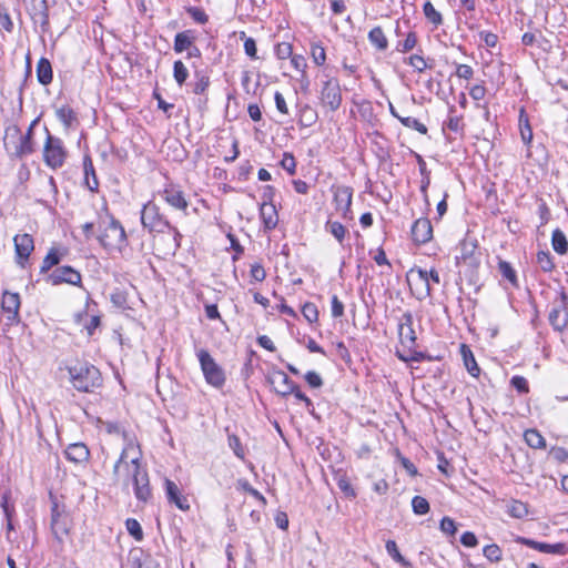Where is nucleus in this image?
<instances>
[{
    "mask_svg": "<svg viewBox=\"0 0 568 568\" xmlns=\"http://www.w3.org/2000/svg\"><path fill=\"white\" fill-rule=\"evenodd\" d=\"M113 480L123 488L132 485L134 496L140 501L146 503L152 496L149 474L141 464L140 448L132 442L124 446L113 466Z\"/></svg>",
    "mask_w": 568,
    "mask_h": 568,
    "instance_id": "f257e3e1",
    "label": "nucleus"
},
{
    "mask_svg": "<svg viewBox=\"0 0 568 568\" xmlns=\"http://www.w3.org/2000/svg\"><path fill=\"white\" fill-rule=\"evenodd\" d=\"M68 371L73 387L79 392H92L102 384L100 371L89 363H77Z\"/></svg>",
    "mask_w": 568,
    "mask_h": 568,
    "instance_id": "f03ea898",
    "label": "nucleus"
},
{
    "mask_svg": "<svg viewBox=\"0 0 568 568\" xmlns=\"http://www.w3.org/2000/svg\"><path fill=\"white\" fill-rule=\"evenodd\" d=\"M28 139V136H22L18 126H10L6 130L4 148L11 156L22 159L34 151L33 142H29Z\"/></svg>",
    "mask_w": 568,
    "mask_h": 568,
    "instance_id": "7ed1b4c3",
    "label": "nucleus"
},
{
    "mask_svg": "<svg viewBox=\"0 0 568 568\" xmlns=\"http://www.w3.org/2000/svg\"><path fill=\"white\" fill-rule=\"evenodd\" d=\"M202 373L207 384L215 388H220L225 383V374L223 368L215 362L206 349L196 352Z\"/></svg>",
    "mask_w": 568,
    "mask_h": 568,
    "instance_id": "20e7f679",
    "label": "nucleus"
},
{
    "mask_svg": "<svg viewBox=\"0 0 568 568\" xmlns=\"http://www.w3.org/2000/svg\"><path fill=\"white\" fill-rule=\"evenodd\" d=\"M67 159V150L61 139L53 136L47 130V139L43 145V161L44 163L55 170L61 168Z\"/></svg>",
    "mask_w": 568,
    "mask_h": 568,
    "instance_id": "39448f33",
    "label": "nucleus"
},
{
    "mask_svg": "<svg viewBox=\"0 0 568 568\" xmlns=\"http://www.w3.org/2000/svg\"><path fill=\"white\" fill-rule=\"evenodd\" d=\"M100 243L110 251H122L126 245V234L119 221L111 219L99 236Z\"/></svg>",
    "mask_w": 568,
    "mask_h": 568,
    "instance_id": "423d86ee",
    "label": "nucleus"
},
{
    "mask_svg": "<svg viewBox=\"0 0 568 568\" xmlns=\"http://www.w3.org/2000/svg\"><path fill=\"white\" fill-rule=\"evenodd\" d=\"M549 323L556 331H562L568 325V296L560 292L554 300L549 312Z\"/></svg>",
    "mask_w": 568,
    "mask_h": 568,
    "instance_id": "0eeeda50",
    "label": "nucleus"
},
{
    "mask_svg": "<svg viewBox=\"0 0 568 568\" xmlns=\"http://www.w3.org/2000/svg\"><path fill=\"white\" fill-rule=\"evenodd\" d=\"M141 223L151 232H163L165 227H171L169 221L162 217L158 205L153 202H148L143 205L141 211Z\"/></svg>",
    "mask_w": 568,
    "mask_h": 568,
    "instance_id": "6e6552de",
    "label": "nucleus"
},
{
    "mask_svg": "<svg viewBox=\"0 0 568 568\" xmlns=\"http://www.w3.org/2000/svg\"><path fill=\"white\" fill-rule=\"evenodd\" d=\"M407 282L412 290L415 287L419 300L430 296L433 287L429 283L427 270L420 267L410 268L407 273Z\"/></svg>",
    "mask_w": 568,
    "mask_h": 568,
    "instance_id": "1a4fd4ad",
    "label": "nucleus"
},
{
    "mask_svg": "<svg viewBox=\"0 0 568 568\" xmlns=\"http://www.w3.org/2000/svg\"><path fill=\"white\" fill-rule=\"evenodd\" d=\"M321 100L331 111H336L342 103L339 82L335 78L327 79L321 90Z\"/></svg>",
    "mask_w": 568,
    "mask_h": 568,
    "instance_id": "9d476101",
    "label": "nucleus"
},
{
    "mask_svg": "<svg viewBox=\"0 0 568 568\" xmlns=\"http://www.w3.org/2000/svg\"><path fill=\"white\" fill-rule=\"evenodd\" d=\"M14 251H16V263L24 268L31 253L34 250V241L33 237L28 234H17L13 237Z\"/></svg>",
    "mask_w": 568,
    "mask_h": 568,
    "instance_id": "9b49d317",
    "label": "nucleus"
},
{
    "mask_svg": "<svg viewBox=\"0 0 568 568\" xmlns=\"http://www.w3.org/2000/svg\"><path fill=\"white\" fill-rule=\"evenodd\" d=\"M45 281L51 285H60L62 283L79 285L81 283V274L71 266H60L48 274Z\"/></svg>",
    "mask_w": 568,
    "mask_h": 568,
    "instance_id": "f8f14e48",
    "label": "nucleus"
},
{
    "mask_svg": "<svg viewBox=\"0 0 568 568\" xmlns=\"http://www.w3.org/2000/svg\"><path fill=\"white\" fill-rule=\"evenodd\" d=\"M20 304L21 302L18 293H3L1 308L9 323L18 322Z\"/></svg>",
    "mask_w": 568,
    "mask_h": 568,
    "instance_id": "ddd939ff",
    "label": "nucleus"
},
{
    "mask_svg": "<svg viewBox=\"0 0 568 568\" xmlns=\"http://www.w3.org/2000/svg\"><path fill=\"white\" fill-rule=\"evenodd\" d=\"M353 191L349 186H337L334 190V203L336 211L342 214L343 217H352L349 214L352 205Z\"/></svg>",
    "mask_w": 568,
    "mask_h": 568,
    "instance_id": "4468645a",
    "label": "nucleus"
},
{
    "mask_svg": "<svg viewBox=\"0 0 568 568\" xmlns=\"http://www.w3.org/2000/svg\"><path fill=\"white\" fill-rule=\"evenodd\" d=\"M398 336L400 343L406 347H413L415 345L416 335L413 328V316L409 312L403 314L398 324Z\"/></svg>",
    "mask_w": 568,
    "mask_h": 568,
    "instance_id": "2eb2a0df",
    "label": "nucleus"
},
{
    "mask_svg": "<svg viewBox=\"0 0 568 568\" xmlns=\"http://www.w3.org/2000/svg\"><path fill=\"white\" fill-rule=\"evenodd\" d=\"M412 237L417 244H425L433 237V226L428 219H418L412 226Z\"/></svg>",
    "mask_w": 568,
    "mask_h": 568,
    "instance_id": "dca6fc26",
    "label": "nucleus"
},
{
    "mask_svg": "<svg viewBox=\"0 0 568 568\" xmlns=\"http://www.w3.org/2000/svg\"><path fill=\"white\" fill-rule=\"evenodd\" d=\"M270 383L274 386L277 394L282 396L291 395L295 383L282 371H274L268 376Z\"/></svg>",
    "mask_w": 568,
    "mask_h": 568,
    "instance_id": "f3484780",
    "label": "nucleus"
},
{
    "mask_svg": "<svg viewBox=\"0 0 568 568\" xmlns=\"http://www.w3.org/2000/svg\"><path fill=\"white\" fill-rule=\"evenodd\" d=\"M47 0H31L29 13L34 23H39L42 30L49 26V12Z\"/></svg>",
    "mask_w": 568,
    "mask_h": 568,
    "instance_id": "a211bd4d",
    "label": "nucleus"
},
{
    "mask_svg": "<svg viewBox=\"0 0 568 568\" xmlns=\"http://www.w3.org/2000/svg\"><path fill=\"white\" fill-rule=\"evenodd\" d=\"M165 493L169 501L174 504L179 509L187 510L190 508L187 498L181 494L174 481L170 479L165 480Z\"/></svg>",
    "mask_w": 568,
    "mask_h": 568,
    "instance_id": "6ab92c4d",
    "label": "nucleus"
},
{
    "mask_svg": "<svg viewBox=\"0 0 568 568\" xmlns=\"http://www.w3.org/2000/svg\"><path fill=\"white\" fill-rule=\"evenodd\" d=\"M51 529L54 535V537L59 540H62V538L68 534L69 526L67 523V516L62 515L58 510V506L54 505L52 508V518H51Z\"/></svg>",
    "mask_w": 568,
    "mask_h": 568,
    "instance_id": "aec40b11",
    "label": "nucleus"
},
{
    "mask_svg": "<svg viewBox=\"0 0 568 568\" xmlns=\"http://www.w3.org/2000/svg\"><path fill=\"white\" fill-rule=\"evenodd\" d=\"M260 217L266 231L274 230L278 223V214L273 203H263L260 207Z\"/></svg>",
    "mask_w": 568,
    "mask_h": 568,
    "instance_id": "412c9836",
    "label": "nucleus"
},
{
    "mask_svg": "<svg viewBox=\"0 0 568 568\" xmlns=\"http://www.w3.org/2000/svg\"><path fill=\"white\" fill-rule=\"evenodd\" d=\"M64 454L68 460L75 464L85 463L90 456V452L83 443L70 444Z\"/></svg>",
    "mask_w": 568,
    "mask_h": 568,
    "instance_id": "4be33fe9",
    "label": "nucleus"
},
{
    "mask_svg": "<svg viewBox=\"0 0 568 568\" xmlns=\"http://www.w3.org/2000/svg\"><path fill=\"white\" fill-rule=\"evenodd\" d=\"M165 202L176 210L185 211L187 209V201L181 190L169 186L163 191Z\"/></svg>",
    "mask_w": 568,
    "mask_h": 568,
    "instance_id": "5701e85b",
    "label": "nucleus"
},
{
    "mask_svg": "<svg viewBox=\"0 0 568 568\" xmlns=\"http://www.w3.org/2000/svg\"><path fill=\"white\" fill-rule=\"evenodd\" d=\"M194 42L195 36L193 31L185 30L175 34L173 49L176 53H182L191 48Z\"/></svg>",
    "mask_w": 568,
    "mask_h": 568,
    "instance_id": "b1692460",
    "label": "nucleus"
},
{
    "mask_svg": "<svg viewBox=\"0 0 568 568\" xmlns=\"http://www.w3.org/2000/svg\"><path fill=\"white\" fill-rule=\"evenodd\" d=\"M37 78L38 81L43 84L48 85L52 82L53 72L51 63L48 59L41 58L37 64Z\"/></svg>",
    "mask_w": 568,
    "mask_h": 568,
    "instance_id": "393cba45",
    "label": "nucleus"
},
{
    "mask_svg": "<svg viewBox=\"0 0 568 568\" xmlns=\"http://www.w3.org/2000/svg\"><path fill=\"white\" fill-rule=\"evenodd\" d=\"M460 353H462V356H463V361H464V364H465V367L467 369V372L474 376V377H477L480 373V369L477 365V362L474 357V354L473 352L469 349L468 346L466 345H462L460 347Z\"/></svg>",
    "mask_w": 568,
    "mask_h": 568,
    "instance_id": "a878e982",
    "label": "nucleus"
},
{
    "mask_svg": "<svg viewBox=\"0 0 568 568\" xmlns=\"http://www.w3.org/2000/svg\"><path fill=\"white\" fill-rule=\"evenodd\" d=\"M524 439L530 448H534V449L546 448L545 437L535 428L527 429L524 433Z\"/></svg>",
    "mask_w": 568,
    "mask_h": 568,
    "instance_id": "bb28decb",
    "label": "nucleus"
},
{
    "mask_svg": "<svg viewBox=\"0 0 568 568\" xmlns=\"http://www.w3.org/2000/svg\"><path fill=\"white\" fill-rule=\"evenodd\" d=\"M83 171H84L85 183H87L88 187L91 191L97 190L99 186V182H98V179L95 175L92 160L89 155H85L83 159Z\"/></svg>",
    "mask_w": 568,
    "mask_h": 568,
    "instance_id": "cd10ccee",
    "label": "nucleus"
},
{
    "mask_svg": "<svg viewBox=\"0 0 568 568\" xmlns=\"http://www.w3.org/2000/svg\"><path fill=\"white\" fill-rule=\"evenodd\" d=\"M368 40L379 51H385L388 47V40L381 27H375L368 32Z\"/></svg>",
    "mask_w": 568,
    "mask_h": 568,
    "instance_id": "c85d7f7f",
    "label": "nucleus"
},
{
    "mask_svg": "<svg viewBox=\"0 0 568 568\" xmlns=\"http://www.w3.org/2000/svg\"><path fill=\"white\" fill-rule=\"evenodd\" d=\"M423 12L425 18L429 23L434 26V28H438L443 24V16L439 11L435 9L430 1H426L423 6Z\"/></svg>",
    "mask_w": 568,
    "mask_h": 568,
    "instance_id": "c756f323",
    "label": "nucleus"
},
{
    "mask_svg": "<svg viewBox=\"0 0 568 568\" xmlns=\"http://www.w3.org/2000/svg\"><path fill=\"white\" fill-rule=\"evenodd\" d=\"M551 244H552L554 250L558 254L562 255V254L567 253L568 242H567L566 235L559 229H556L552 232Z\"/></svg>",
    "mask_w": 568,
    "mask_h": 568,
    "instance_id": "7c9ffc66",
    "label": "nucleus"
},
{
    "mask_svg": "<svg viewBox=\"0 0 568 568\" xmlns=\"http://www.w3.org/2000/svg\"><path fill=\"white\" fill-rule=\"evenodd\" d=\"M498 270H499V273L501 274V276L505 280H507L511 284V286L518 287L517 274H516V271L510 265V263H508L506 261H499Z\"/></svg>",
    "mask_w": 568,
    "mask_h": 568,
    "instance_id": "2f4dec72",
    "label": "nucleus"
},
{
    "mask_svg": "<svg viewBox=\"0 0 568 568\" xmlns=\"http://www.w3.org/2000/svg\"><path fill=\"white\" fill-rule=\"evenodd\" d=\"M310 54L313 62L321 67L326 62V52L322 43L320 42H311Z\"/></svg>",
    "mask_w": 568,
    "mask_h": 568,
    "instance_id": "473e14b6",
    "label": "nucleus"
},
{
    "mask_svg": "<svg viewBox=\"0 0 568 568\" xmlns=\"http://www.w3.org/2000/svg\"><path fill=\"white\" fill-rule=\"evenodd\" d=\"M325 230L331 233L339 244L343 243L345 235H346V229L345 226L336 221H327L325 225Z\"/></svg>",
    "mask_w": 568,
    "mask_h": 568,
    "instance_id": "72a5a7b5",
    "label": "nucleus"
},
{
    "mask_svg": "<svg viewBox=\"0 0 568 568\" xmlns=\"http://www.w3.org/2000/svg\"><path fill=\"white\" fill-rule=\"evenodd\" d=\"M189 77V70L185 64L178 60L173 64V78L179 85H183Z\"/></svg>",
    "mask_w": 568,
    "mask_h": 568,
    "instance_id": "f704fd0d",
    "label": "nucleus"
},
{
    "mask_svg": "<svg viewBox=\"0 0 568 568\" xmlns=\"http://www.w3.org/2000/svg\"><path fill=\"white\" fill-rule=\"evenodd\" d=\"M57 118L64 124L65 128L71 126L75 120L73 110L68 105H62L55 111Z\"/></svg>",
    "mask_w": 568,
    "mask_h": 568,
    "instance_id": "c9c22d12",
    "label": "nucleus"
},
{
    "mask_svg": "<svg viewBox=\"0 0 568 568\" xmlns=\"http://www.w3.org/2000/svg\"><path fill=\"white\" fill-rule=\"evenodd\" d=\"M508 514L517 519H521L528 515L527 505L519 500H513L508 506Z\"/></svg>",
    "mask_w": 568,
    "mask_h": 568,
    "instance_id": "e433bc0d",
    "label": "nucleus"
},
{
    "mask_svg": "<svg viewBox=\"0 0 568 568\" xmlns=\"http://www.w3.org/2000/svg\"><path fill=\"white\" fill-rule=\"evenodd\" d=\"M567 545L566 544H562V542H558V544H546V542H540L539 544V547H538V551L540 552H544V554H556V555H565L567 554Z\"/></svg>",
    "mask_w": 568,
    "mask_h": 568,
    "instance_id": "4c0bfd02",
    "label": "nucleus"
},
{
    "mask_svg": "<svg viewBox=\"0 0 568 568\" xmlns=\"http://www.w3.org/2000/svg\"><path fill=\"white\" fill-rule=\"evenodd\" d=\"M521 41L525 45L536 44L542 49H545L544 44L547 43V40L542 37L541 32H526L523 34Z\"/></svg>",
    "mask_w": 568,
    "mask_h": 568,
    "instance_id": "58836bf2",
    "label": "nucleus"
},
{
    "mask_svg": "<svg viewBox=\"0 0 568 568\" xmlns=\"http://www.w3.org/2000/svg\"><path fill=\"white\" fill-rule=\"evenodd\" d=\"M537 263L544 272H551L555 267L549 251H540L537 253Z\"/></svg>",
    "mask_w": 568,
    "mask_h": 568,
    "instance_id": "ea45409f",
    "label": "nucleus"
},
{
    "mask_svg": "<svg viewBox=\"0 0 568 568\" xmlns=\"http://www.w3.org/2000/svg\"><path fill=\"white\" fill-rule=\"evenodd\" d=\"M59 262L60 256L58 252L54 248H51L42 261L40 272L43 274L47 273L51 267L59 264Z\"/></svg>",
    "mask_w": 568,
    "mask_h": 568,
    "instance_id": "a19ab883",
    "label": "nucleus"
},
{
    "mask_svg": "<svg viewBox=\"0 0 568 568\" xmlns=\"http://www.w3.org/2000/svg\"><path fill=\"white\" fill-rule=\"evenodd\" d=\"M483 554L491 562H499L503 558V551L496 544L485 546Z\"/></svg>",
    "mask_w": 568,
    "mask_h": 568,
    "instance_id": "79ce46f5",
    "label": "nucleus"
},
{
    "mask_svg": "<svg viewBox=\"0 0 568 568\" xmlns=\"http://www.w3.org/2000/svg\"><path fill=\"white\" fill-rule=\"evenodd\" d=\"M399 122L408 128V129H414L416 130L417 132L422 133V134H426L427 133V128L425 124H423L422 122H419L417 119L415 118H412V116H402L399 118Z\"/></svg>",
    "mask_w": 568,
    "mask_h": 568,
    "instance_id": "37998d69",
    "label": "nucleus"
},
{
    "mask_svg": "<svg viewBox=\"0 0 568 568\" xmlns=\"http://www.w3.org/2000/svg\"><path fill=\"white\" fill-rule=\"evenodd\" d=\"M196 81L193 84V92L195 94H202L206 91L210 85V78L201 72L195 73Z\"/></svg>",
    "mask_w": 568,
    "mask_h": 568,
    "instance_id": "c03bdc74",
    "label": "nucleus"
},
{
    "mask_svg": "<svg viewBox=\"0 0 568 568\" xmlns=\"http://www.w3.org/2000/svg\"><path fill=\"white\" fill-rule=\"evenodd\" d=\"M413 511L416 515H425L429 511V503L422 496H415L412 500Z\"/></svg>",
    "mask_w": 568,
    "mask_h": 568,
    "instance_id": "a18cd8bd",
    "label": "nucleus"
},
{
    "mask_svg": "<svg viewBox=\"0 0 568 568\" xmlns=\"http://www.w3.org/2000/svg\"><path fill=\"white\" fill-rule=\"evenodd\" d=\"M417 44V34L414 31L408 32L406 39L397 44L399 52H408L413 50Z\"/></svg>",
    "mask_w": 568,
    "mask_h": 568,
    "instance_id": "49530a36",
    "label": "nucleus"
},
{
    "mask_svg": "<svg viewBox=\"0 0 568 568\" xmlns=\"http://www.w3.org/2000/svg\"><path fill=\"white\" fill-rule=\"evenodd\" d=\"M126 529L131 536H133L136 540H141L143 538V531L140 523L136 519L129 518L125 521Z\"/></svg>",
    "mask_w": 568,
    "mask_h": 568,
    "instance_id": "de8ad7c7",
    "label": "nucleus"
},
{
    "mask_svg": "<svg viewBox=\"0 0 568 568\" xmlns=\"http://www.w3.org/2000/svg\"><path fill=\"white\" fill-rule=\"evenodd\" d=\"M302 314L308 323H315L318 320V311L313 303H305L302 307Z\"/></svg>",
    "mask_w": 568,
    "mask_h": 568,
    "instance_id": "09e8293b",
    "label": "nucleus"
},
{
    "mask_svg": "<svg viewBox=\"0 0 568 568\" xmlns=\"http://www.w3.org/2000/svg\"><path fill=\"white\" fill-rule=\"evenodd\" d=\"M229 447L233 450L236 457L243 459L245 456V452L242 447L241 440L236 435H229L227 438Z\"/></svg>",
    "mask_w": 568,
    "mask_h": 568,
    "instance_id": "8fccbe9b",
    "label": "nucleus"
},
{
    "mask_svg": "<svg viewBox=\"0 0 568 568\" xmlns=\"http://www.w3.org/2000/svg\"><path fill=\"white\" fill-rule=\"evenodd\" d=\"M407 63L417 72L422 73L424 72L428 65L426 63V60L418 54H413L408 58Z\"/></svg>",
    "mask_w": 568,
    "mask_h": 568,
    "instance_id": "3c124183",
    "label": "nucleus"
},
{
    "mask_svg": "<svg viewBox=\"0 0 568 568\" xmlns=\"http://www.w3.org/2000/svg\"><path fill=\"white\" fill-rule=\"evenodd\" d=\"M186 12L192 17L194 21L197 23L204 24L209 21L207 14L204 12L203 9L199 7H189L186 9Z\"/></svg>",
    "mask_w": 568,
    "mask_h": 568,
    "instance_id": "603ef678",
    "label": "nucleus"
},
{
    "mask_svg": "<svg viewBox=\"0 0 568 568\" xmlns=\"http://www.w3.org/2000/svg\"><path fill=\"white\" fill-rule=\"evenodd\" d=\"M241 37L245 38L244 40V51L251 59H257V49L256 42L253 38L245 37L244 32H241Z\"/></svg>",
    "mask_w": 568,
    "mask_h": 568,
    "instance_id": "864d4df0",
    "label": "nucleus"
},
{
    "mask_svg": "<svg viewBox=\"0 0 568 568\" xmlns=\"http://www.w3.org/2000/svg\"><path fill=\"white\" fill-rule=\"evenodd\" d=\"M275 54L278 59H287L293 55L292 44L288 42H281L275 48Z\"/></svg>",
    "mask_w": 568,
    "mask_h": 568,
    "instance_id": "5fc2aeb1",
    "label": "nucleus"
},
{
    "mask_svg": "<svg viewBox=\"0 0 568 568\" xmlns=\"http://www.w3.org/2000/svg\"><path fill=\"white\" fill-rule=\"evenodd\" d=\"M281 166L291 175L295 174L296 161L291 153H284Z\"/></svg>",
    "mask_w": 568,
    "mask_h": 568,
    "instance_id": "6e6d98bb",
    "label": "nucleus"
},
{
    "mask_svg": "<svg viewBox=\"0 0 568 568\" xmlns=\"http://www.w3.org/2000/svg\"><path fill=\"white\" fill-rule=\"evenodd\" d=\"M386 550L388 552V555L390 557H393V559H395L397 562H400L402 565H406L407 562L405 561V559L403 558V556L400 555L398 548H397V545L394 540H388L386 542Z\"/></svg>",
    "mask_w": 568,
    "mask_h": 568,
    "instance_id": "4d7b16f0",
    "label": "nucleus"
},
{
    "mask_svg": "<svg viewBox=\"0 0 568 568\" xmlns=\"http://www.w3.org/2000/svg\"><path fill=\"white\" fill-rule=\"evenodd\" d=\"M291 64L296 71H300L302 72V74H305L307 63L302 54H293L291 57Z\"/></svg>",
    "mask_w": 568,
    "mask_h": 568,
    "instance_id": "13d9d810",
    "label": "nucleus"
},
{
    "mask_svg": "<svg viewBox=\"0 0 568 568\" xmlns=\"http://www.w3.org/2000/svg\"><path fill=\"white\" fill-rule=\"evenodd\" d=\"M440 530L449 536H453L457 528L455 521L449 517H444L440 521Z\"/></svg>",
    "mask_w": 568,
    "mask_h": 568,
    "instance_id": "bf43d9fd",
    "label": "nucleus"
},
{
    "mask_svg": "<svg viewBox=\"0 0 568 568\" xmlns=\"http://www.w3.org/2000/svg\"><path fill=\"white\" fill-rule=\"evenodd\" d=\"M513 387H515L519 393H528V382L523 376H514L510 381Z\"/></svg>",
    "mask_w": 568,
    "mask_h": 568,
    "instance_id": "052dcab7",
    "label": "nucleus"
},
{
    "mask_svg": "<svg viewBox=\"0 0 568 568\" xmlns=\"http://www.w3.org/2000/svg\"><path fill=\"white\" fill-rule=\"evenodd\" d=\"M305 381L313 388H318L323 385L322 377L314 371H310L305 374Z\"/></svg>",
    "mask_w": 568,
    "mask_h": 568,
    "instance_id": "680f3d73",
    "label": "nucleus"
},
{
    "mask_svg": "<svg viewBox=\"0 0 568 568\" xmlns=\"http://www.w3.org/2000/svg\"><path fill=\"white\" fill-rule=\"evenodd\" d=\"M250 274L252 278H254L257 282H262L266 277V272L264 267L258 263H255L251 266Z\"/></svg>",
    "mask_w": 568,
    "mask_h": 568,
    "instance_id": "e2e57ef3",
    "label": "nucleus"
},
{
    "mask_svg": "<svg viewBox=\"0 0 568 568\" xmlns=\"http://www.w3.org/2000/svg\"><path fill=\"white\" fill-rule=\"evenodd\" d=\"M344 314V305L336 295L332 297V316L335 318L342 317Z\"/></svg>",
    "mask_w": 568,
    "mask_h": 568,
    "instance_id": "0e129e2a",
    "label": "nucleus"
},
{
    "mask_svg": "<svg viewBox=\"0 0 568 568\" xmlns=\"http://www.w3.org/2000/svg\"><path fill=\"white\" fill-rule=\"evenodd\" d=\"M474 74L473 68L468 64H458L456 75L460 79H470Z\"/></svg>",
    "mask_w": 568,
    "mask_h": 568,
    "instance_id": "69168bd1",
    "label": "nucleus"
},
{
    "mask_svg": "<svg viewBox=\"0 0 568 568\" xmlns=\"http://www.w3.org/2000/svg\"><path fill=\"white\" fill-rule=\"evenodd\" d=\"M460 542L466 547H475L478 544V540L473 532L466 531L462 535Z\"/></svg>",
    "mask_w": 568,
    "mask_h": 568,
    "instance_id": "338daca9",
    "label": "nucleus"
},
{
    "mask_svg": "<svg viewBox=\"0 0 568 568\" xmlns=\"http://www.w3.org/2000/svg\"><path fill=\"white\" fill-rule=\"evenodd\" d=\"M469 94L474 100L479 101L485 98L486 89L481 84H476L470 89Z\"/></svg>",
    "mask_w": 568,
    "mask_h": 568,
    "instance_id": "774afa93",
    "label": "nucleus"
}]
</instances>
